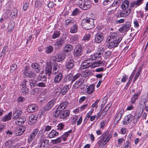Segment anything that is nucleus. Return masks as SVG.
<instances>
[{"instance_id":"f257e3e1","label":"nucleus","mask_w":148,"mask_h":148,"mask_svg":"<svg viewBox=\"0 0 148 148\" xmlns=\"http://www.w3.org/2000/svg\"><path fill=\"white\" fill-rule=\"evenodd\" d=\"M81 25L82 27L88 30L93 28L95 26L94 19L87 17L86 18L83 20Z\"/></svg>"},{"instance_id":"f03ea898","label":"nucleus","mask_w":148,"mask_h":148,"mask_svg":"<svg viewBox=\"0 0 148 148\" xmlns=\"http://www.w3.org/2000/svg\"><path fill=\"white\" fill-rule=\"evenodd\" d=\"M43 133L41 131H39L38 135L41 137L40 139V142L38 143V147L39 148H46L49 145V140L45 138L42 137Z\"/></svg>"},{"instance_id":"7ed1b4c3","label":"nucleus","mask_w":148,"mask_h":148,"mask_svg":"<svg viewBox=\"0 0 148 148\" xmlns=\"http://www.w3.org/2000/svg\"><path fill=\"white\" fill-rule=\"evenodd\" d=\"M21 87L20 92L23 95H25L29 92V89L27 88L28 86V81L26 79H24L19 85Z\"/></svg>"},{"instance_id":"20e7f679","label":"nucleus","mask_w":148,"mask_h":148,"mask_svg":"<svg viewBox=\"0 0 148 148\" xmlns=\"http://www.w3.org/2000/svg\"><path fill=\"white\" fill-rule=\"evenodd\" d=\"M30 68L28 66H25L23 70L24 77L30 78H35L36 76V73L30 70Z\"/></svg>"},{"instance_id":"39448f33","label":"nucleus","mask_w":148,"mask_h":148,"mask_svg":"<svg viewBox=\"0 0 148 148\" xmlns=\"http://www.w3.org/2000/svg\"><path fill=\"white\" fill-rule=\"evenodd\" d=\"M75 45V48L73 51V55L75 58H79L82 54L83 49L80 45Z\"/></svg>"},{"instance_id":"423d86ee","label":"nucleus","mask_w":148,"mask_h":148,"mask_svg":"<svg viewBox=\"0 0 148 148\" xmlns=\"http://www.w3.org/2000/svg\"><path fill=\"white\" fill-rule=\"evenodd\" d=\"M74 66L75 60L73 59H68L65 64V68L69 70L72 69Z\"/></svg>"},{"instance_id":"0eeeda50","label":"nucleus","mask_w":148,"mask_h":148,"mask_svg":"<svg viewBox=\"0 0 148 148\" xmlns=\"http://www.w3.org/2000/svg\"><path fill=\"white\" fill-rule=\"evenodd\" d=\"M131 26V23L129 21H127L119 29V30L121 33L127 32L130 29Z\"/></svg>"},{"instance_id":"6e6552de","label":"nucleus","mask_w":148,"mask_h":148,"mask_svg":"<svg viewBox=\"0 0 148 148\" xmlns=\"http://www.w3.org/2000/svg\"><path fill=\"white\" fill-rule=\"evenodd\" d=\"M112 135L111 133H109L108 131H107L103 133V134L100 136V138L103 140V142L106 144L108 143L111 138Z\"/></svg>"},{"instance_id":"1a4fd4ad","label":"nucleus","mask_w":148,"mask_h":148,"mask_svg":"<svg viewBox=\"0 0 148 148\" xmlns=\"http://www.w3.org/2000/svg\"><path fill=\"white\" fill-rule=\"evenodd\" d=\"M122 40L120 38L118 40L108 41L109 42V43L108 45V47L111 49L116 47Z\"/></svg>"},{"instance_id":"9d476101","label":"nucleus","mask_w":148,"mask_h":148,"mask_svg":"<svg viewBox=\"0 0 148 148\" xmlns=\"http://www.w3.org/2000/svg\"><path fill=\"white\" fill-rule=\"evenodd\" d=\"M123 37L121 35H119L118 33H113L111 34L109 36L108 38V41L116 40L121 39L122 40Z\"/></svg>"},{"instance_id":"9b49d317","label":"nucleus","mask_w":148,"mask_h":148,"mask_svg":"<svg viewBox=\"0 0 148 148\" xmlns=\"http://www.w3.org/2000/svg\"><path fill=\"white\" fill-rule=\"evenodd\" d=\"M79 7L83 10H87L90 7V2L89 0H84V1L81 3Z\"/></svg>"},{"instance_id":"f8f14e48","label":"nucleus","mask_w":148,"mask_h":148,"mask_svg":"<svg viewBox=\"0 0 148 148\" xmlns=\"http://www.w3.org/2000/svg\"><path fill=\"white\" fill-rule=\"evenodd\" d=\"M92 62L90 61L89 58L86 60H84L82 63L81 65V68L82 69H84L88 68L89 67L92 68Z\"/></svg>"},{"instance_id":"ddd939ff","label":"nucleus","mask_w":148,"mask_h":148,"mask_svg":"<svg viewBox=\"0 0 148 148\" xmlns=\"http://www.w3.org/2000/svg\"><path fill=\"white\" fill-rule=\"evenodd\" d=\"M38 108V105L32 104L28 105L27 109V111L28 113H32L36 111Z\"/></svg>"},{"instance_id":"4468645a","label":"nucleus","mask_w":148,"mask_h":148,"mask_svg":"<svg viewBox=\"0 0 148 148\" xmlns=\"http://www.w3.org/2000/svg\"><path fill=\"white\" fill-rule=\"evenodd\" d=\"M134 118V116L129 114L125 116L123 120V124L124 125H127L130 123Z\"/></svg>"},{"instance_id":"2eb2a0df","label":"nucleus","mask_w":148,"mask_h":148,"mask_svg":"<svg viewBox=\"0 0 148 148\" xmlns=\"http://www.w3.org/2000/svg\"><path fill=\"white\" fill-rule=\"evenodd\" d=\"M143 0H137L132 1L130 4V7L132 8H137L140 6L143 3Z\"/></svg>"},{"instance_id":"dca6fc26","label":"nucleus","mask_w":148,"mask_h":148,"mask_svg":"<svg viewBox=\"0 0 148 148\" xmlns=\"http://www.w3.org/2000/svg\"><path fill=\"white\" fill-rule=\"evenodd\" d=\"M37 119V115L32 114L29 117L28 123L30 125H32L36 122Z\"/></svg>"},{"instance_id":"f3484780","label":"nucleus","mask_w":148,"mask_h":148,"mask_svg":"<svg viewBox=\"0 0 148 148\" xmlns=\"http://www.w3.org/2000/svg\"><path fill=\"white\" fill-rule=\"evenodd\" d=\"M63 74L61 73H59L54 77L53 82L55 83H59L62 80Z\"/></svg>"},{"instance_id":"a211bd4d","label":"nucleus","mask_w":148,"mask_h":148,"mask_svg":"<svg viewBox=\"0 0 148 148\" xmlns=\"http://www.w3.org/2000/svg\"><path fill=\"white\" fill-rule=\"evenodd\" d=\"M26 119L25 116H21L17 119H16L15 123L18 125H21L24 123Z\"/></svg>"},{"instance_id":"6ab92c4d","label":"nucleus","mask_w":148,"mask_h":148,"mask_svg":"<svg viewBox=\"0 0 148 148\" xmlns=\"http://www.w3.org/2000/svg\"><path fill=\"white\" fill-rule=\"evenodd\" d=\"M33 69L37 73H38L40 70V67L38 63H34L31 65Z\"/></svg>"},{"instance_id":"aec40b11","label":"nucleus","mask_w":148,"mask_h":148,"mask_svg":"<svg viewBox=\"0 0 148 148\" xmlns=\"http://www.w3.org/2000/svg\"><path fill=\"white\" fill-rule=\"evenodd\" d=\"M66 38H61L57 41L55 44L58 48H61L62 46L64 44Z\"/></svg>"},{"instance_id":"412c9836","label":"nucleus","mask_w":148,"mask_h":148,"mask_svg":"<svg viewBox=\"0 0 148 148\" xmlns=\"http://www.w3.org/2000/svg\"><path fill=\"white\" fill-rule=\"evenodd\" d=\"M103 36L102 35L97 33L96 34L94 41L93 42V41H92L91 42L92 43V42L94 43L95 42L97 43H99L103 41Z\"/></svg>"},{"instance_id":"4be33fe9","label":"nucleus","mask_w":148,"mask_h":148,"mask_svg":"<svg viewBox=\"0 0 148 148\" xmlns=\"http://www.w3.org/2000/svg\"><path fill=\"white\" fill-rule=\"evenodd\" d=\"M84 82V80L83 78H80L78 80H77L73 85V88L75 89L78 88L82 85Z\"/></svg>"},{"instance_id":"5701e85b","label":"nucleus","mask_w":148,"mask_h":148,"mask_svg":"<svg viewBox=\"0 0 148 148\" xmlns=\"http://www.w3.org/2000/svg\"><path fill=\"white\" fill-rule=\"evenodd\" d=\"M56 98H53L47 103L45 106L49 110L56 103Z\"/></svg>"},{"instance_id":"b1692460","label":"nucleus","mask_w":148,"mask_h":148,"mask_svg":"<svg viewBox=\"0 0 148 148\" xmlns=\"http://www.w3.org/2000/svg\"><path fill=\"white\" fill-rule=\"evenodd\" d=\"M70 42L73 45H77L79 44L78 38L77 35L71 36L70 39Z\"/></svg>"},{"instance_id":"393cba45","label":"nucleus","mask_w":148,"mask_h":148,"mask_svg":"<svg viewBox=\"0 0 148 148\" xmlns=\"http://www.w3.org/2000/svg\"><path fill=\"white\" fill-rule=\"evenodd\" d=\"M55 60L57 62L62 61L65 58V56L62 53H58L57 56L55 57Z\"/></svg>"},{"instance_id":"a878e982","label":"nucleus","mask_w":148,"mask_h":148,"mask_svg":"<svg viewBox=\"0 0 148 148\" xmlns=\"http://www.w3.org/2000/svg\"><path fill=\"white\" fill-rule=\"evenodd\" d=\"M70 112L69 110H61L60 115V118L62 119L66 118L68 116Z\"/></svg>"},{"instance_id":"bb28decb","label":"nucleus","mask_w":148,"mask_h":148,"mask_svg":"<svg viewBox=\"0 0 148 148\" xmlns=\"http://www.w3.org/2000/svg\"><path fill=\"white\" fill-rule=\"evenodd\" d=\"M124 112V110H121L116 116L114 121L116 122H119L121 120Z\"/></svg>"},{"instance_id":"cd10ccee","label":"nucleus","mask_w":148,"mask_h":148,"mask_svg":"<svg viewBox=\"0 0 148 148\" xmlns=\"http://www.w3.org/2000/svg\"><path fill=\"white\" fill-rule=\"evenodd\" d=\"M60 68V66L57 64H55L53 66V71L52 72V74L53 75H56L57 73H59V71Z\"/></svg>"},{"instance_id":"c85d7f7f","label":"nucleus","mask_w":148,"mask_h":148,"mask_svg":"<svg viewBox=\"0 0 148 148\" xmlns=\"http://www.w3.org/2000/svg\"><path fill=\"white\" fill-rule=\"evenodd\" d=\"M140 91L139 90L138 92L136 93L134 95L133 97L131 98V102L132 103H134L136 100L138 99V97L140 94Z\"/></svg>"},{"instance_id":"c756f323","label":"nucleus","mask_w":148,"mask_h":148,"mask_svg":"<svg viewBox=\"0 0 148 148\" xmlns=\"http://www.w3.org/2000/svg\"><path fill=\"white\" fill-rule=\"evenodd\" d=\"M12 114V112H10L7 114L3 117L1 119L2 120L3 122L10 120L11 119Z\"/></svg>"},{"instance_id":"7c9ffc66","label":"nucleus","mask_w":148,"mask_h":148,"mask_svg":"<svg viewBox=\"0 0 148 148\" xmlns=\"http://www.w3.org/2000/svg\"><path fill=\"white\" fill-rule=\"evenodd\" d=\"M73 49V46L70 45H66L64 48V51L66 53L70 52Z\"/></svg>"},{"instance_id":"2f4dec72","label":"nucleus","mask_w":148,"mask_h":148,"mask_svg":"<svg viewBox=\"0 0 148 148\" xmlns=\"http://www.w3.org/2000/svg\"><path fill=\"white\" fill-rule=\"evenodd\" d=\"M106 144V143L103 142V140L100 137L96 145L99 148H103Z\"/></svg>"},{"instance_id":"473e14b6","label":"nucleus","mask_w":148,"mask_h":148,"mask_svg":"<svg viewBox=\"0 0 148 148\" xmlns=\"http://www.w3.org/2000/svg\"><path fill=\"white\" fill-rule=\"evenodd\" d=\"M59 135V133L54 130H52L48 134V136L49 138H52L58 136Z\"/></svg>"},{"instance_id":"72a5a7b5","label":"nucleus","mask_w":148,"mask_h":148,"mask_svg":"<svg viewBox=\"0 0 148 148\" xmlns=\"http://www.w3.org/2000/svg\"><path fill=\"white\" fill-rule=\"evenodd\" d=\"M73 74L70 73L65 77L64 79V82L65 83H67L71 82L72 80Z\"/></svg>"},{"instance_id":"f704fd0d","label":"nucleus","mask_w":148,"mask_h":148,"mask_svg":"<svg viewBox=\"0 0 148 148\" xmlns=\"http://www.w3.org/2000/svg\"><path fill=\"white\" fill-rule=\"evenodd\" d=\"M22 113V112L19 110H16L13 112V119H16L19 118Z\"/></svg>"},{"instance_id":"c9c22d12","label":"nucleus","mask_w":148,"mask_h":148,"mask_svg":"<svg viewBox=\"0 0 148 148\" xmlns=\"http://www.w3.org/2000/svg\"><path fill=\"white\" fill-rule=\"evenodd\" d=\"M32 78L29 79V82H28V85L29 84L30 85L31 88L36 86L37 84V81L35 79V78Z\"/></svg>"},{"instance_id":"e433bc0d","label":"nucleus","mask_w":148,"mask_h":148,"mask_svg":"<svg viewBox=\"0 0 148 148\" xmlns=\"http://www.w3.org/2000/svg\"><path fill=\"white\" fill-rule=\"evenodd\" d=\"M90 75H92V72L91 71L89 70H86L82 72L81 75L82 77H86Z\"/></svg>"},{"instance_id":"4c0bfd02","label":"nucleus","mask_w":148,"mask_h":148,"mask_svg":"<svg viewBox=\"0 0 148 148\" xmlns=\"http://www.w3.org/2000/svg\"><path fill=\"white\" fill-rule=\"evenodd\" d=\"M46 75L49 76L52 73V66L51 65H47L46 66L45 69Z\"/></svg>"},{"instance_id":"58836bf2","label":"nucleus","mask_w":148,"mask_h":148,"mask_svg":"<svg viewBox=\"0 0 148 148\" xmlns=\"http://www.w3.org/2000/svg\"><path fill=\"white\" fill-rule=\"evenodd\" d=\"M25 127L24 126H20L18 128H17L16 132H18V135H21L25 131ZM16 134H17L16 133Z\"/></svg>"},{"instance_id":"ea45409f","label":"nucleus","mask_w":148,"mask_h":148,"mask_svg":"<svg viewBox=\"0 0 148 148\" xmlns=\"http://www.w3.org/2000/svg\"><path fill=\"white\" fill-rule=\"evenodd\" d=\"M95 85L94 84H92L87 88V92L88 94L92 93L95 90Z\"/></svg>"},{"instance_id":"a19ab883","label":"nucleus","mask_w":148,"mask_h":148,"mask_svg":"<svg viewBox=\"0 0 148 148\" xmlns=\"http://www.w3.org/2000/svg\"><path fill=\"white\" fill-rule=\"evenodd\" d=\"M68 105V103L66 101H64L63 102L60 103V105L58 106V108L60 110H63Z\"/></svg>"},{"instance_id":"79ce46f5","label":"nucleus","mask_w":148,"mask_h":148,"mask_svg":"<svg viewBox=\"0 0 148 148\" xmlns=\"http://www.w3.org/2000/svg\"><path fill=\"white\" fill-rule=\"evenodd\" d=\"M129 5V1L127 0H125L122 3L121 7L123 9H126L128 8Z\"/></svg>"},{"instance_id":"37998d69","label":"nucleus","mask_w":148,"mask_h":148,"mask_svg":"<svg viewBox=\"0 0 148 148\" xmlns=\"http://www.w3.org/2000/svg\"><path fill=\"white\" fill-rule=\"evenodd\" d=\"M47 75H42L40 74L37 76L36 78L38 81H42L44 82H45L47 80Z\"/></svg>"},{"instance_id":"c03bdc74","label":"nucleus","mask_w":148,"mask_h":148,"mask_svg":"<svg viewBox=\"0 0 148 148\" xmlns=\"http://www.w3.org/2000/svg\"><path fill=\"white\" fill-rule=\"evenodd\" d=\"M69 89V86L68 85H65L62 89H61L60 93L62 95H64L66 92Z\"/></svg>"},{"instance_id":"a18cd8bd","label":"nucleus","mask_w":148,"mask_h":148,"mask_svg":"<svg viewBox=\"0 0 148 148\" xmlns=\"http://www.w3.org/2000/svg\"><path fill=\"white\" fill-rule=\"evenodd\" d=\"M104 65V63L103 62H101L99 61L97 62H95L94 63H92V68H94L96 66H100Z\"/></svg>"},{"instance_id":"49530a36","label":"nucleus","mask_w":148,"mask_h":148,"mask_svg":"<svg viewBox=\"0 0 148 148\" xmlns=\"http://www.w3.org/2000/svg\"><path fill=\"white\" fill-rule=\"evenodd\" d=\"M78 26L76 24H74L71 27L70 32L71 33H73L77 32L78 30Z\"/></svg>"},{"instance_id":"de8ad7c7","label":"nucleus","mask_w":148,"mask_h":148,"mask_svg":"<svg viewBox=\"0 0 148 148\" xmlns=\"http://www.w3.org/2000/svg\"><path fill=\"white\" fill-rule=\"evenodd\" d=\"M60 35V31H56L54 32L52 35V38L55 39L59 37Z\"/></svg>"},{"instance_id":"09e8293b","label":"nucleus","mask_w":148,"mask_h":148,"mask_svg":"<svg viewBox=\"0 0 148 148\" xmlns=\"http://www.w3.org/2000/svg\"><path fill=\"white\" fill-rule=\"evenodd\" d=\"M142 115V112L137 111L135 112V114L134 116V118L137 120Z\"/></svg>"},{"instance_id":"8fccbe9b","label":"nucleus","mask_w":148,"mask_h":148,"mask_svg":"<svg viewBox=\"0 0 148 148\" xmlns=\"http://www.w3.org/2000/svg\"><path fill=\"white\" fill-rule=\"evenodd\" d=\"M49 110L46 106L43 108L41 110V115H45L47 114Z\"/></svg>"},{"instance_id":"3c124183","label":"nucleus","mask_w":148,"mask_h":148,"mask_svg":"<svg viewBox=\"0 0 148 148\" xmlns=\"http://www.w3.org/2000/svg\"><path fill=\"white\" fill-rule=\"evenodd\" d=\"M61 110H60L58 108H57L56 111L53 114V116L54 117H56L59 116H60L61 112Z\"/></svg>"},{"instance_id":"603ef678","label":"nucleus","mask_w":148,"mask_h":148,"mask_svg":"<svg viewBox=\"0 0 148 148\" xmlns=\"http://www.w3.org/2000/svg\"><path fill=\"white\" fill-rule=\"evenodd\" d=\"M125 13L123 11V10L119 12L116 16L117 18H120L121 17H126L125 16Z\"/></svg>"},{"instance_id":"864d4df0","label":"nucleus","mask_w":148,"mask_h":148,"mask_svg":"<svg viewBox=\"0 0 148 148\" xmlns=\"http://www.w3.org/2000/svg\"><path fill=\"white\" fill-rule=\"evenodd\" d=\"M53 50V48L51 45L49 46L46 48V52L47 53H51Z\"/></svg>"},{"instance_id":"5fc2aeb1","label":"nucleus","mask_w":148,"mask_h":148,"mask_svg":"<svg viewBox=\"0 0 148 148\" xmlns=\"http://www.w3.org/2000/svg\"><path fill=\"white\" fill-rule=\"evenodd\" d=\"M61 88L59 86H58L55 87V89L54 91L55 93L57 94L58 95L60 93Z\"/></svg>"},{"instance_id":"6e6d98bb","label":"nucleus","mask_w":148,"mask_h":148,"mask_svg":"<svg viewBox=\"0 0 148 148\" xmlns=\"http://www.w3.org/2000/svg\"><path fill=\"white\" fill-rule=\"evenodd\" d=\"M102 54L100 52L96 53L94 54V59L95 60L99 59L101 58Z\"/></svg>"},{"instance_id":"4d7b16f0","label":"nucleus","mask_w":148,"mask_h":148,"mask_svg":"<svg viewBox=\"0 0 148 148\" xmlns=\"http://www.w3.org/2000/svg\"><path fill=\"white\" fill-rule=\"evenodd\" d=\"M75 21L73 19H67L65 21L66 25H71Z\"/></svg>"},{"instance_id":"13d9d810","label":"nucleus","mask_w":148,"mask_h":148,"mask_svg":"<svg viewBox=\"0 0 148 148\" xmlns=\"http://www.w3.org/2000/svg\"><path fill=\"white\" fill-rule=\"evenodd\" d=\"M14 27V25L13 24H9L8 27V31L9 32H11L13 30Z\"/></svg>"},{"instance_id":"bf43d9fd","label":"nucleus","mask_w":148,"mask_h":148,"mask_svg":"<svg viewBox=\"0 0 148 148\" xmlns=\"http://www.w3.org/2000/svg\"><path fill=\"white\" fill-rule=\"evenodd\" d=\"M81 75V74L79 73H77L76 75L73 76L72 80L71 82V83H72L74 81L78 78Z\"/></svg>"},{"instance_id":"052dcab7","label":"nucleus","mask_w":148,"mask_h":148,"mask_svg":"<svg viewBox=\"0 0 148 148\" xmlns=\"http://www.w3.org/2000/svg\"><path fill=\"white\" fill-rule=\"evenodd\" d=\"M42 5L41 2H40V0H36L35 3V7L40 8Z\"/></svg>"},{"instance_id":"680f3d73","label":"nucleus","mask_w":148,"mask_h":148,"mask_svg":"<svg viewBox=\"0 0 148 148\" xmlns=\"http://www.w3.org/2000/svg\"><path fill=\"white\" fill-rule=\"evenodd\" d=\"M72 124L73 125L76 123V121L78 119V116L77 115H74L71 117Z\"/></svg>"},{"instance_id":"e2e57ef3","label":"nucleus","mask_w":148,"mask_h":148,"mask_svg":"<svg viewBox=\"0 0 148 148\" xmlns=\"http://www.w3.org/2000/svg\"><path fill=\"white\" fill-rule=\"evenodd\" d=\"M80 13V12L77 8L74 10L72 13V15L74 16H76L78 15Z\"/></svg>"},{"instance_id":"0e129e2a","label":"nucleus","mask_w":148,"mask_h":148,"mask_svg":"<svg viewBox=\"0 0 148 148\" xmlns=\"http://www.w3.org/2000/svg\"><path fill=\"white\" fill-rule=\"evenodd\" d=\"M143 14L144 12L142 10L139 11L137 13V17L138 18L141 17L143 18L144 16Z\"/></svg>"},{"instance_id":"69168bd1","label":"nucleus","mask_w":148,"mask_h":148,"mask_svg":"<svg viewBox=\"0 0 148 148\" xmlns=\"http://www.w3.org/2000/svg\"><path fill=\"white\" fill-rule=\"evenodd\" d=\"M37 86L41 87H46L45 83L43 82H39L37 84Z\"/></svg>"},{"instance_id":"338daca9","label":"nucleus","mask_w":148,"mask_h":148,"mask_svg":"<svg viewBox=\"0 0 148 148\" xmlns=\"http://www.w3.org/2000/svg\"><path fill=\"white\" fill-rule=\"evenodd\" d=\"M85 51L86 53L88 54L90 53L92 51L91 47H87L85 49Z\"/></svg>"},{"instance_id":"774afa93","label":"nucleus","mask_w":148,"mask_h":148,"mask_svg":"<svg viewBox=\"0 0 148 148\" xmlns=\"http://www.w3.org/2000/svg\"><path fill=\"white\" fill-rule=\"evenodd\" d=\"M131 143L129 141L126 142L125 144V146L123 147V148H131Z\"/></svg>"}]
</instances>
